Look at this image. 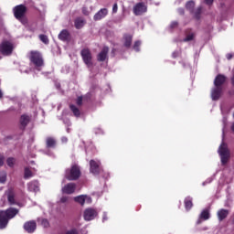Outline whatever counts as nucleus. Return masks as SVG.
<instances>
[{
  "mask_svg": "<svg viewBox=\"0 0 234 234\" xmlns=\"http://www.w3.org/2000/svg\"><path fill=\"white\" fill-rule=\"evenodd\" d=\"M19 214V209L9 207L5 210H0V229H5L8 226V222Z\"/></svg>",
  "mask_w": 234,
  "mask_h": 234,
  "instance_id": "obj_1",
  "label": "nucleus"
},
{
  "mask_svg": "<svg viewBox=\"0 0 234 234\" xmlns=\"http://www.w3.org/2000/svg\"><path fill=\"white\" fill-rule=\"evenodd\" d=\"M64 177L69 182L80 180L81 177V168L78 165H73L70 168H67L65 171Z\"/></svg>",
  "mask_w": 234,
  "mask_h": 234,
  "instance_id": "obj_2",
  "label": "nucleus"
},
{
  "mask_svg": "<svg viewBox=\"0 0 234 234\" xmlns=\"http://www.w3.org/2000/svg\"><path fill=\"white\" fill-rule=\"evenodd\" d=\"M29 60L37 69H39V67H43V65H45L43 56L39 51H31L29 55Z\"/></svg>",
  "mask_w": 234,
  "mask_h": 234,
  "instance_id": "obj_3",
  "label": "nucleus"
},
{
  "mask_svg": "<svg viewBox=\"0 0 234 234\" xmlns=\"http://www.w3.org/2000/svg\"><path fill=\"white\" fill-rule=\"evenodd\" d=\"M13 12L16 19H17L18 21H21L22 23H25L23 21V18L27 14V6H25V5H18L15 6L13 9Z\"/></svg>",
  "mask_w": 234,
  "mask_h": 234,
  "instance_id": "obj_4",
  "label": "nucleus"
},
{
  "mask_svg": "<svg viewBox=\"0 0 234 234\" xmlns=\"http://www.w3.org/2000/svg\"><path fill=\"white\" fill-rule=\"evenodd\" d=\"M0 52L3 56H10L14 52V45L10 41H3L0 44Z\"/></svg>",
  "mask_w": 234,
  "mask_h": 234,
  "instance_id": "obj_5",
  "label": "nucleus"
},
{
  "mask_svg": "<svg viewBox=\"0 0 234 234\" xmlns=\"http://www.w3.org/2000/svg\"><path fill=\"white\" fill-rule=\"evenodd\" d=\"M80 56L85 65H87L88 68L92 67V53L90 52V49L89 48L81 49Z\"/></svg>",
  "mask_w": 234,
  "mask_h": 234,
  "instance_id": "obj_6",
  "label": "nucleus"
},
{
  "mask_svg": "<svg viewBox=\"0 0 234 234\" xmlns=\"http://www.w3.org/2000/svg\"><path fill=\"white\" fill-rule=\"evenodd\" d=\"M100 165H101L100 161H95L93 159L90 161V172L91 173V175H95V176L100 175V172L101 171V168L100 167Z\"/></svg>",
  "mask_w": 234,
  "mask_h": 234,
  "instance_id": "obj_7",
  "label": "nucleus"
},
{
  "mask_svg": "<svg viewBox=\"0 0 234 234\" xmlns=\"http://www.w3.org/2000/svg\"><path fill=\"white\" fill-rule=\"evenodd\" d=\"M145 12H147V5H145L144 2L137 3L133 6L134 16H142V14H145Z\"/></svg>",
  "mask_w": 234,
  "mask_h": 234,
  "instance_id": "obj_8",
  "label": "nucleus"
},
{
  "mask_svg": "<svg viewBox=\"0 0 234 234\" xmlns=\"http://www.w3.org/2000/svg\"><path fill=\"white\" fill-rule=\"evenodd\" d=\"M32 120V117L28 114H22L19 119L20 123V129L21 131H25L27 127L28 126V123H30Z\"/></svg>",
  "mask_w": 234,
  "mask_h": 234,
  "instance_id": "obj_9",
  "label": "nucleus"
},
{
  "mask_svg": "<svg viewBox=\"0 0 234 234\" xmlns=\"http://www.w3.org/2000/svg\"><path fill=\"white\" fill-rule=\"evenodd\" d=\"M84 220L90 221L94 220L98 217V212L94 208H87L84 211Z\"/></svg>",
  "mask_w": 234,
  "mask_h": 234,
  "instance_id": "obj_10",
  "label": "nucleus"
},
{
  "mask_svg": "<svg viewBox=\"0 0 234 234\" xmlns=\"http://www.w3.org/2000/svg\"><path fill=\"white\" fill-rule=\"evenodd\" d=\"M24 229L27 233H34L37 229V223L36 220H29L24 224Z\"/></svg>",
  "mask_w": 234,
  "mask_h": 234,
  "instance_id": "obj_11",
  "label": "nucleus"
},
{
  "mask_svg": "<svg viewBox=\"0 0 234 234\" xmlns=\"http://www.w3.org/2000/svg\"><path fill=\"white\" fill-rule=\"evenodd\" d=\"M223 92H224L223 88H218V87L215 86L211 90V98H212L213 101H218V100H220Z\"/></svg>",
  "mask_w": 234,
  "mask_h": 234,
  "instance_id": "obj_12",
  "label": "nucleus"
},
{
  "mask_svg": "<svg viewBox=\"0 0 234 234\" xmlns=\"http://www.w3.org/2000/svg\"><path fill=\"white\" fill-rule=\"evenodd\" d=\"M64 195H74L76 193V183H68L62 187Z\"/></svg>",
  "mask_w": 234,
  "mask_h": 234,
  "instance_id": "obj_13",
  "label": "nucleus"
},
{
  "mask_svg": "<svg viewBox=\"0 0 234 234\" xmlns=\"http://www.w3.org/2000/svg\"><path fill=\"white\" fill-rule=\"evenodd\" d=\"M6 196L9 206H16L17 201L16 200V191L14 188H9L6 192Z\"/></svg>",
  "mask_w": 234,
  "mask_h": 234,
  "instance_id": "obj_14",
  "label": "nucleus"
},
{
  "mask_svg": "<svg viewBox=\"0 0 234 234\" xmlns=\"http://www.w3.org/2000/svg\"><path fill=\"white\" fill-rule=\"evenodd\" d=\"M226 80H228L226 75L218 74L214 80V87L222 88V85L226 83Z\"/></svg>",
  "mask_w": 234,
  "mask_h": 234,
  "instance_id": "obj_15",
  "label": "nucleus"
},
{
  "mask_svg": "<svg viewBox=\"0 0 234 234\" xmlns=\"http://www.w3.org/2000/svg\"><path fill=\"white\" fill-rule=\"evenodd\" d=\"M109 56V47L105 46L101 51L97 55V61L103 62Z\"/></svg>",
  "mask_w": 234,
  "mask_h": 234,
  "instance_id": "obj_16",
  "label": "nucleus"
},
{
  "mask_svg": "<svg viewBox=\"0 0 234 234\" xmlns=\"http://www.w3.org/2000/svg\"><path fill=\"white\" fill-rule=\"evenodd\" d=\"M109 14V10L107 8H101L98 13H96L93 16L94 21H101V19L107 17Z\"/></svg>",
  "mask_w": 234,
  "mask_h": 234,
  "instance_id": "obj_17",
  "label": "nucleus"
},
{
  "mask_svg": "<svg viewBox=\"0 0 234 234\" xmlns=\"http://www.w3.org/2000/svg\"><path fill=\"white\" fill-rule=\"evenodd\" d=\"M27 189L28 191H31L32 193H37L39 191V181L33 180L27 184Z\"/></svg>",
  "mask_w": 234,
  "mask_h": 234,
  "instance_id": "obj_18",
  "label": "nucleus"
},
{
  "mask_svg": "<svg viewBox=\"0 0 234 234\" xmlns=\"http://www.w3.org/2000/svg\"><path fill=\"white\" fill-rule=\"evenodd\" d=\"M218 154L220 157H229V150L228 149V145L222 143L218 148Z\"/></svg>",
  "mask_w": 234,
  "mask_h": 234,
  "instance_id": "obj_19",
  "label": "nucleus"
},
{
  "mask_svg": "<svg viewBox=\"0 0 234 234\" xmlns=\"http://www.w3.org/2000/svg\"><path fill=\"white\" fill-rule=\"evenodd\" d=\"M228 215H229V211L228 209L221 208L218 211V218L219 222L228 218Z\"/></svg>",
  "mask_w": 234,
  "mask_h": 234,
  "instance_id": "obj_20",
  "label": "nucleus"
},
{
  "mask_svg": "<svg viewBox=\"0 0 234 234\" xmlns=\"http://www.w3.org/2000/svg\"><path fill=\"white\" fill-rule=\"evenodd\" d=\"M209 210L208 209H204L200 216H199V219L197 221V224H202V220H209Z\"/></svg>",
  "mask_w": 234,
  "mask_h": 234,
  "instance_id": "obj_21",
  "label": "nucleus"
},
{
  "mask_svg": "<svg viewBox=\"0 0 234 234\" xmlns=\"http://www.w3.org/2000/svg\"><path fill=\"white\" fill-rule=\"evenodd\" d=\"M58 39L60 41H69L70 39V33L67 29H63L59 34H58Z\"/></svg>",
  "mask_w": 234,
  "mask_h": 234,
  "instance_id": "obj_22",
  "label": "nucleus"
},
{
  "mask_svg": "<svg viewBox=\"0 0 234 234\" xmlns=\"http://www.w3.org/2000/svg\"><path fill=\"white\" fill-rule=\"evenodd\" d=\"M85 19H83V17H77L74 21V25H75V28H77V30H80V28H83V27H85Z\"/></svg>",
  "mask_w": 234,
  "mask_h": 234,
  "instance_id": "obj_23",
  "label": "nucleus"
},
{
  "mask_svg": "<svg viewBox=\"0 0 234 234\" xmlns=\"http://www.w3.org/2000/svg\"><path fill=\"white\" fill-rule=\"evenodd\" d=\"M57 145L56 139L54 137H48L46 139V147L47 149H54Z\"/></svg>",
  "mask_w": 234,
  "mask_h": 234,
  "instance_id": "obj_24",
  "label": "nucleus"
},
{
  "mask_svg": "<svg viewBox=\"0 0 234 234\" xmlns=\"http://www.w3.org/2000/svg\"><path fill=\"white\" fill-rule=\"evenodd\" d=\"M123 39H124V44L123 46L126 48H131V45H133V36L132 35H129V34H125L123 36Z\"/></svg>",
  "mask_w": 234,
  "mask_h": 234,
  "instance_id": "obj_25",
  "label": "nucleus"
},
{
  "mask_svg": "<svg viewBox=\"0 0 234 234\" xmlns=\"http://www.w3.org/2000/svg\"><path fill=\"white\" fill-rule=\"evenodd\" d=\"M193 39H195V33L191 29H186L184 42L187 43V41H193Z\"/></svg>",
  "mask_w": 234,
  "mask_h": 234,
  "instance_id": "obj_26",
  "label": "nucleus"
},
{
  "mask_svg": "<svg viewBox=\"0 0 234 234\" xmlns=\"http://www.w3.org/2000/svg\"><path fill=\"white\" fill-rule=\"evenodd\" d=\"M69 109L76 118H80V116H81V112L79 110L78 106L69 104Z\"/></svg>",
  "mask_w": 234,
  "mask_h": 234,
  "instance_id": "obj_27",
  "label": "nucleus"
},
{
  "mask_svg": "<svg viewBox=\"0 0 234 234\" xmlns=\"http://www.w3.org/2000/svg\"><path fill=\"white\" fill-rule=\"evenodd\" d=\"M184 202H185V207L186 211H189V209L193 207V198H191L190 197H187L185 198Z\"/></svg>",
  "mask_w": 234,
  "mask_h": 234,
  "instance_id": "obj_28",
  "label": "nucleus"
},
{
  "mask_svg": "<svg viewBox=\"0 0 234 234\" xmlns=\"http://www.w3.org/2000/svg\"><path fill=\"white\" fill-rule=\"evenodd\" d=\"M34 176V173H32V170H30L29 167H26L24 169V178L25 180H28V178H32Z\"/></svg>",
  "mask_w": 234,
  "mask_h": 234,
  "instance_id": "obj_29",
  "label": "nucleus"
},
{
  "mask_svg": "<svg viewBox=\"0 0 234 234\" xmlns=\"http://www.w3.org/2000/svg\"><path fill=\"white\" fill-rule=\"evenodd\" d=\"M186 8L188 10L191 14H193V11L195 10V1L190 0L186 2Z\"/></svg>",
  "mask_w": 234,
  "mask_h": 234,
  "instance_id": "obj_30",
  "label": "nucleus"
},
{
  "mask_svg": "<svg viewBox=\"0 0 234 234\" xmlns=\"http://www.w3.org/2000/svg\"><path fill=\"white\" fill-rule=\"evenodd\" d=\"M87 198V196H79L74 197L75 202H78V204H80V206H85V200Z\"/></svg>",
  "mask_w": 234,
  "mask_h": 234,
  "instance_id": "obj_31",
  "label": "nucleus"
},
{
  "mask_svg": "<svg viewBox=\"0 0 234 234\" xmlns=\"http://www.w3.org/2000/svg\"><path fill=\"white\" fill-rule=\"evenodd\" d=\"M6 165H8V167H14V165H16V158L8 157L6 159Z\"/></svg>",
  "mask_w": 234,
  "mask_h": 234,
  "instance_id": "obj_32",
  "label": "nucleus"
},
{
  "mask_svg": "<svg viewBox=\"0 0 234 234\" xmlns=\"http://www.w3.org/2000/svg\"><path fill=\"white\" fill-rule=\"evenodd\" d=\"M39 39L40 41H42V43H44V45H48V43H50V41L48 40V37L47 35H39Z\"/></svg>",
  "mask_w": 234,
  "mask_h": 234,
  "instance_id": "obj_33",
  "label": "nucleus"
},
{
  "mask_svg": "<svg viewBox=\"0 0 234 234\" xmlns=\"http://www.w3.org/2000/svg\"><path fill=\"white\" fill-rule=\"evenodd\" d=\"M202 15V6L197 7V9L195 12V17L197 19H200V16Z\"/></svg>",
  "mask_w": 234,
  "mask_h": 234,
  "instance_id": "obj_34",
  "label": "nucleus"
},
{
  "mask_svg": "<svg viewBox=\"0 0 234 234\" xmlns=\"http://www.w3.org/2000/svg\"><path fill=\"white\" fill-rule=\"evenodd\" d=\"M141 45H142V42H140V40L135 41L133 45V50H135V52H140Z\"/></svg>",
  "mask_w": 234,
  "mask_h": 234,
  "instance_id": "obj_35",
  "label": "nucleus"
},
{
  "mask_svg": "<svg viewBox=\"0 0 234 234\" xmlns=\"http://www.w3.org/2000/svg\"><path fill=\"white\" fill-rule=\"evenodd\" d=\"M6 182V173H0V184H5Z\"/></svg>",
  "mask_w": 234,
  "mask_h": 234,
  "instance_id": "obj_36",
  "label": "nucleus"
},
{
  "mask_svg": "<svg viewBox=\"0 0 234 234\" xmlns=\"http://www.w3.org/2000/svg\"><path fill=\"white\" fill-rule=\"evenodd\" d=\"M76 103L79 107H81L83 105V97L81 96L78 97Z\"/></svg>",
  "mask_w": 234,
  "mask_h": 234,
  "instance_id": "obj_37",
  "label": "nucleus"
},
{
  "mask_svg": "<svg viewBox=\"0 0 234 234\" xmlns=\"http://www.w3.org/2000/svg\"><path fill=\"white\" fill-rule=\"evenodd\" d=\"M3 165H5V155L0 154V167H3Z\"/></svg>",
  "mask_w": 234,
  "mask_h": 234,
  "instance_id": "obj_38",
  "label": "nucleus"
},
{
  "mask_svg": "<svg viewBox=\"0 0 234 234\" xmlns=\"http://www.w3.org/2000/svg\"><path fill=\"white\" fill-rule=\"evenodd\" d=\"M221 158V164L223 165H226V164H228V162H229V157H220Z\"/></svg>",
  "mask_w": 234,
  "mask_h": 234,
  "instance_id": "obj_39",
  "label": "nucleus"
},
{
  "mask_svg": "<svg viewBox=\"0 0 234 234\" xmlns=\"http://www.w3.org/2000/svg\"><path fill=\"white\" fill-rule=\"evenodd\" d=\"M178 27V22L174 21L170 24V28H177Z\"/></svg>",
  "mask_w": 234,
  "mask_h": 234,
  "instance_id": "obj_40",
  "label": "nucleus"
},
{
  "mask_svg": "<svg viewBox=\"0 0 234 234\" xmlns=\"http://www.w3.org/2000/svg\"><path fill=\"white\" fill-rule=\"evenodd\" d=\"M65 234H78V229H72L70 230L66 231Z\"/></svg>",
  "mask_w": 234,
  "mask_h": 234,
  "instance_id": "obj_41",
  "label": "nucleus"
},
{
  "mask_svg": "<svg viewBox=\"0 0 234 234\" xmlns=\"http://www.w3.org/2000/svg\"><path fill=\"white\" fill-rule=\"evenodd\" d=\"M116 12H118V4L115 3L112 6V13L116 14Z\"/></svg>",
  "mask_w": 234,
  "mask_h": 234,
  "instance_id": "obj_42",
  "label": "nucleus"
},
{
  "mask_svg": "<svg viewBox=\"0 0 234 234\" xmlns=\"http://www.w3.org/2000/svg\"><path fill=\"white\" fill-rule=\"evenodd\" d=\"M69 201V197H62L60 198V202H62V204H65V202H68Z\"/></svg>",
  "mask_w": 234,
  "mask_h": 234,
  "instance_id": "obj_43",
  "label": "nucleus"
},
{
  "mask_svg": "<svg viewBox=\"0 0 234 234\" xmlns=\"http://www.w3.org/2000/svg\"><path fill=\"white\" fill-rule=\"evenodd\" d=\"M215 0H205V3H206V5H207L208 6H211V5H213V2H214Z\"/></svg>",
  "mask_w": 234,
  "mask_h": 234,
  "instance_id": "obj_44",
  "label": "nucleus"
},
{
  "mask_svg": "<svg viewBox=\"0 0 234 234\" xmlns=\"http://www.w3.org/2000/svg\"><path fill=\"white\" fill-rule=\"evenodd\" d=\"M42 224H43V226H44L45 228H48V220L43 219V220H42Z\"/></svg>",
  "mask_w": 234,
  "mask_h": 234,
  "instance_id": "obj_45",
  "label": "nucleus"
},
{
  "mask_svg": "<svg viewBox=\"0 0 234 234\" xmlns=\"http://www.w3.org/2000/svg\"><path fill=\"white\" fill-rule=\"evenodd\" d=\"M178 14H180V16H184V14H185V10H184V8H179L178 9Z\"/></svg>",
  "mask_w": 234,
  "mask_h": 234,
  "instance_id": "obj_46",
  "label": "nucleus"
},
{
  "mask_svg": "<svg viewBox=\"0 0 234 234\" xmlns=\"http://www.w3.org/2000/svg\"><path fill=\"white\" fill-rule=\"evenodd\" d=\"M82 14L84 16H89V13L87 12V8L86 7L82 8Z\"/></svg>",
  "mask_w": 234,
  "mask_h": 234,
  "instance_id": "obj_47",
  "label": "nucleus"
},
{
  "mask_svg": "<svg viewBox=\"0 0 234 234\" xmlns=\"http://www.w3.org/2000/svg\"><path fill=\"white\" fill-rule=\"evenodd\" d=\"M172 57L174 58H178V52H174L173 54H172Z\"/></svg>",
  "mask_w": 234,
  "mask_h": 234,
  "instance_id": "obj_48",
  "label": "nucleus"
},
{
  "mask_svg": "<svg viewBox=\"0 0 234 234\" xmlns=\"http://www.w3.org/2000/svg\"><path fill=\"white\" fill-rule=\"evenodd\" d=\"M231 58H233V55H231V54H227V59H231Z\"/></svg>",
  "mask_w": 234,
  "mask_h": 234,
  "instance_id": "obj_49",
  "label": "nucleus"
},
{
  "mask_svg": "<svg viewBox=\"0 0 234 234\" xmlns=\"http://www.w3.org/2000/svg\"><path fill=\"white\" fill-rule=\"evenodd\" d=\"M102 220H107V215L106 214L103 215Z\"/></svg>",
  "mask_w": 234,
  "mask_h": 234,
  "instance_id": "obj_50",
  "label": "nucleus"
},
{
  "mask_svg": "<svg viewBox=\"0 0 234 234\" xmlns=\"http://www.w3.org/2000/svg\"><path fill=\"white\" fill-rule=\"evenodd\" d=\"M3 98V92L0 90V99Z\"/></svg>",
  "mask_w": 234,
  "mask_h": 234,
  "instance_id": "obj_51",
  "label": "nucleus"
},
{
  "mask_svg": "<svg viewBox=\"0 0 234 234\" xmlns=\"http://www.w3.org/2000/svg\"><path fill=\"white\" fill-rule=\"evenodd\" d=\"M229 94H230V95H231V94H233V92H231V91H229Z\"/></svg>",
  "mask_w": 234,
  "mask_h": 234,
  "instance_id": "obj_52",
  "label": "nucleus"
}]
</instances>
